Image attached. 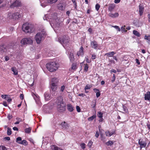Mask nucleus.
Here are the masks:
<instances>
[{"mask_svg": "<svg viewBox=\"0 0 150 150\" xmlns=\"http://www.w3.org/2000/svg\"><path fill=\"white\" fill-rule=\"evenodd\" d=\"M55 103L57 110L60 112H62L65 110L66 104L63 101L62 97L59 96L57 98Z\"/></svg>", "mask_w": 150, "mask_h": 150, "instance_id": "nucleus-1", "label": "nucleus"}, {"mask_svg": "<svg viewBox=\"0 0 150 150\" xmlns=\"http://www.w3.org/2000/svg\"><path fill=\"white\" fill-rule=\"evenodd\" d=\"M46 67L49 71L52 72L57 70L59 67V64L55 62H52L47 64Z\"/></svg>", "mask_w": 150, "mask_h": 150, "instance_id": "nucleus-2", "label": "nucleus"}, {"mask_svg": "<svg viewBox=\"0 0 150 150\" xmlns=\"http://www.w3.org/2000/svg\"><path fill=\"white\" fill-rule=\"evenodd\" d=\"M45 33V32L44 31L38 33L35 36V39L38 44H39L41 41L44 39V36Z\"/></svg>", "mask_w": 150, "mask_h": 150, "instance_id": "nucleus-3", "label": "nucleus"}, {"mask_svg": "<svg viewBox=\"0 0 150 150\" xmlns=\"http://www.w3.org/2000/svg\"><path fill=\"white\" fill-rule=\"evenodd\" d=\"M69 41L68 38L65 35L63 36L62 38H58L59 42L62 45H63V44L68 43L69 42Z\"/></svg>", "mask_w": 150, "mask_h": 150, "instance_id": "nucleus-4", "label": "nucleus"}, {"mask_svg": "<svg viewBox=\"0 0 150 150\" xmlns=\"http://www.w3.org/2000/svg\"><path fill=\"white\" fill-rule=\"evenodd\" d=\"M33 42V40L30 38H25L22 39L21 43L23 45L31 44Z\"/></svg>", "mask_w": 150, "mask_h": 150, "instance_id": "nucleus-5", "label": "nucleus"}, {"mask_svg": "<svg viewBox=\"0 0 150 150\" xmlns=\"http://www.w3.org/2000/svg\"><path fill=\"white\" fill-rule=\"evenodd\" d=\"M22 30L26 33H31L32 30L29 26L27 25L26 23L24 24L22 27Z\"/></svg>", "mask_w": 150, "mask_h": 150, "instance_id": "nucleus-6", "label": "nucleus"}, {"mask_svg": "<svg viewBox=\"0 0 150 150\" xmlns=\"http://www.w3.org/2000/svg\"><path fill=\"white\" fill-rule=\"evenodd\" d=\"M21 1L19 0H16L13 3L10 7L11 8H13L15 7L21 6Z\"/></svg>", "mask_w": 150, "mask_h": 150, "instance_id": "nucleus-7", "label": "nucleus"}, {"mask_svg": "<svg viewBox=\"0 0 150 150\" xmlns=\"http://www.w3.org/2000/svg\"><path fill=\"white\" fill-rule=\"evenodd\" d=\"M138 143L140 145V149H142L143 147H145L146 145V142L145 141L141 140V139H139Z\"/></svg>", "mask_w": 150, "mask_h": 150, "instance_id": "nucleus-8", "label": "nucleus"}, {"mask_svg": "<svg viewBox=\"0 0 150 150\" xmlns=\"http://www.w3.org/2000/svg\"><path fill=\"white\" fill-rule=\"evenodd\" d=\"M91 47L95 49H96L98 46V45L97 42L95 40L91 41L90 44Z\"/></svg>", "mask_w": 150, "mask_h": 150, "instance_id": "nucleus-9", "label": "nucleus"}, {"mask_svg": "<svg viewBox=\"0 0 150 150\" xmlns=\"http://www.w3.org/2000/svg\"><path fill=\"white\" fill-rule=\"evenodd\" d=\"M12 17V18L13 19H18L21 17V15L20 13L17 12L13 14Z\"/></svg>", "mask_w": 150, "mask_h": 150, "instance_id": "nucleus-10", "label": "nucleus"}, {"mask_svg": "<svg viewBox=\"0 0 150 150\" xmlns=\"http://www.w3.org/2000/svg\"><path fill=\"white\" fill-rule=\"evenodd\" d=\"M83 48L82 46H81L79 51L77 53V55L79 56L80 55H83L84 54Z\"/></svg>", "mask_w": 150, "mask_h": 150, "instance_id": "nucleus-11", "label": "nucleus"}, {"mask_svg": "<svg viewBox=\"0 0 150 150\" xmlns=\"http://www.w3.org/2000/svg\"><path fill=\"white\" fill-rule=\"evenodd\" d=\"M62 127L63 129H65L69 127L68 124L65 122H62L60 125Z\"/></svg>", "mask_w": 150, "mask_h": 150, "instance_id": "nucleus-12", "label": "nucleus"}, {"mask_svg": "<svg viewBox=\"0 0 150 150\" xmlns=\"http://www.w3.org/2000/svg\"><path fill=\"white\" fill-rule=\"evenodd\" d=\"M144 99L149 101L150 100V92L148 91L144 95Z\"/></svg>", "mask_w": 150, "mask_h": 150, "instance_id": "nucleus-13", "label": "nucleus"}, {"mask_svg": "<svg viewBox=\"0 0 150 150\" xmlns=\"http://www.w3.org/2000/svg\"><path fill=\"white\" fill-rule=\"evenodd\" d=\"M58 8L61 10H62L65 9L64 4L63 3H60L58 4L57 6Z\"/></svg>", "mask_w": 150, "mask_h": 150, "instance_id": "nucleus-14", "label": "nucleus"}, {"mask_svg": "<svg viewBox=\"0 0 150 150\" xmlns=\"http://www.w3.org/2000/svg\"><path fill=\"white\" fill-rule=\"evenodd\" d=\"M115 7V4H110L109 5L108 10L109 11H112L114 9Z\"/></svg>", "mask_w": 150, "mask_h": 150, "instance_id": "nucleus-15", "label": "nucleus"}, {"mask_svg": "<svg viewBox=\"0 0 150 150\" xmlns=\"http://www.w3.org/2000/svg\"><path fill=\"white\" fill-rule=\"evenodd\" d=\"M44 97L46 100H50L51 98V95L49 93L46 92L44 94Z\"/></svg>", "mask_w": 150, "mask_h": 150, "instance_id": "nucleus-16", "label": "nucleus"}, {"mask_svg": "<svg viewBox=\"0 0 150 150\" xmlns=\"http://www.w3.org/2000/svg\"><path fill=\"white\" fill-rule=\"evenodd\" d=\"M144 10V7L141 5L139 6V15L140 16L142 15Z\"/></svg>", "mask_w": 150, "mask_h": 150, "instance_id": "nucleus-17", "label": "nucleus"}, {"mask_svg": "<svg viewBox=\"0 0 150 150\" xmlns=\"http://www.w3.org/2000/svg\"><path fill=\"white\" fill-rule=\"evenodd\" d=\"M11 70L13 72V74L15 75H17L18 74V71L15 67H13L11 68Z\"/></svg>", "mask_w": 150, "mask_h": 150, "instance_id": "nucleus-18", "label": "nucleus"}, {"mask_svg": "<svg viewBox=\"0 0 150 150\" xmlns=\"http://www.w3.org/2000/svg\"><path fill=\"white\" fill-rule=\"evenodd\" d=\"M58 82V79L56 78H54L52 79L51 84H53L54 85H57Z\"/></svg>", "mask_w": 150, "mask_h": 150, "instance_id": "nucleus-19", "label": "nucleus"}, {"mask_svg": "<svg viewBox=\"0 0 150 150\" xmlns=\"http://www.w3.org/2000/svg\"><path fill=\"white\" fill-rule=\"evenodd\" d=\"M67 109L69 111L71 112L74 110V107H73L71 104H68L67 105Z\"/></svg>", "mask_w": 150, "mask_h": 150, "instance_id": "nucleus-20", "label": "nucleus"}, {"mask_svg": "<svg viewBox=\"0 0 150 150\" xmlns=\"http://www.w3.org/2000/svg\"><path fill=\"white\" fill-rule=\"evenodd\" d=\"M119 14L117 13H110L109 16L112 18H116L119 16Z\"/></svg>", "mask_w": 150, "mask_h": 150, "instance_id": "nucleus-21", "label": "nucleus"}, {"mask_svg": "<svg viewBox=\"0 0 150 150\" xmlns=\"http://www.w3.org/2000/svg\"><path fill=\"white\" fill-rule=\"evenodd\" d=\"M115 53L114 52H110L108 53H106L105 54V55H107V56L109 57H113V55Z\"/></svg>", "mask_w": 150, "mask_h": 150, "instance_id": "nucleus-22", "label": "nucleus"}, {"mask_svg": "<svg viewBox=\"0 0 150 150\" xmlns=\"http://www.w3.org/2000/svg\"><path fill=\"white\" fill-rule=\"evenodd\" d=\"M114 132H110L109 131H106L105 132V134L107 136L110 137L114 133Z\"/></svg>", "mask_w": 150, "mask_h": 150, "instance_id": "nucleus-23", "label": "nucleus"}, {"mask_svg": "<svg viewBox=\"0 0 150 150\" xmlns=\"http://www.w3.org/2000/svg\"><path fill=\"white\" fill-rule=\"evenodd\" d=\"M57 88V85H55V84L54 85L53 84H51V88L52 91H55Z\"/></svg>", "mask_w": 150, "mask_h": 150, "instance_id": "nucleus-24", "label": "nucleus"}, {"mask_svg": "<svg viewBox=\"0 0 150 150\" xmlns=\"http://www.w3.org/2000/svg\"><path fill=\"white\" fill-rule=\"evenodd\" d=\"M144 39L147 40V42L150 45V35H145Z\"/></svg>", "mask_w": 150, "mask_h": 150, "instance_id": "nucleus-25", "label": "nucleus"}, {"mask_svg": "<svg viewBox=\"0 0 150 150\" xmlns=\"http://www.w3.org/2000/svg\"><path fill=\"white\" fill-rule=\"evenodd\" d=\"M0 50L3 52H6L7 51V50L4 45H2L1 47Z\"/></svg>", "mask_w": 150, "mask_h": 150, "instance_id": "nucleus-26", "label": "nucleus"}, {"mask_svg": "<svg viewBox=\"0 0 150 150\" xmlns=\"http://www.w3.org/2000/svg\"><path fill=\"white\" fill-rule=\"evenodd\" d=\"M19 144H22L25 146L28 145V142L27 141L25 140H23L21 141L19 143Z\"/></svg>", "mask_w": 150, "mask_h": 150, "instance_id": "nucleus-27", "label": "nucleus"}, {"mask_svg": "<svg viewBox=\"0 0 150 150\" xmlns=\"http://www.w3.org/2000/svg\"><path fill=\"white\" fill-rule=\"evenodd\" d=\"M69 59L70 61L72 62L74 61V56L73 53H71L69 55Z\"/></svg>", "mask_w": 150, "mask_h": 150, "instance_id": "nucleus-28", "label": "nucleus"}, {"mask_svg": "<svg viewBox=\"0 0 150 150\" xmlns=\"http://www.w3.org/2000/svg\"><path fill=\"white\" fill-rule=\"evenodd\" d=\"M99 129V131H100V136L101 137V140L102 141H103V142H104L105 141V137L103 136V134L101 132H100V129Z\"/></svg>", "mask_w": 150, "mask_h": 150, "instance_id": "nucleus-29", "label": "nucleus"}, {"mask_svg": "<svg viewBox=\"0 0 150 150\" xmlns=\"http://www.w3.org/2000/svg\"><path fill=\"white\" fill-rule=\"evenodd\" d=\"M52 148L53 150H61V149H60L54 145H52Z\"/></svg>", "mask_w": 150, "mask_h": 150, "instance_id": "nucleus-30", "label": "nucleus"}, {"mask_svg": "<svg viewBox=\"0 0 150 150\" xmlns=\"http://www.w3.org/2000/svg\"><path fill=\"white\" fill-rule=\"evenodd\" d=\"M133 33L134 35L138 37H140V34L137 30H134Z\"/></svg>", "mask_w": 150, "mask_h": 150, "instance_id": "nucleus-31", "label": "nucleus"}, {"mask_svg": "<svg viewBox=\"0 0 150 150\" xmlns=\"http://www.w3.org/2000/svg\"><path fill=\"white\" fill-rule=\"evenodd\" d=\"M96 117V115H94L92 116L89 117L88 118V120L89 121H91L92 120L94 119H95Z\"/></svg>", "mask_w": 150, "mask_h": 150, "instance_id": "nucleus-32", "label": "nucleus"}, {"mask_svg": "<svg viewBox=\"0 0 150 150\" xmlns=\"http://www.w3.org/2000/svg\"><path fill=\"white\" fill-rule=\"evenodd\" d=\"M31 128L30 127H29L28 128H27L25 129V132L26 133H30L31 132Z\"/></svg>", "mask_w": 150, "mask_h": 150, "instance_id": "nucleus-33", "label": "nucleus"}, {"mask_svg": "<svg viewBox=\"0 0 150 150\" xmlns=\"http://www.w3.org/2000/svg\"><path fill=\"white\" fill-rule=\"evenodd\" d=\"M57 0H47V2L50 4H52L55 3Z\"/></svg>", "mask_w": 150, "mask_h": 150, "instance_id": "nucleus-34", "label": "nucleus"}, {"mask_svg": "<svg viewBox=\"0 0 150 150\" xmlns=\"http://www.w3.org/2000/svg\"><path fill=\"white\" fill-rule=\"evenodd\" d=\"M108 146H111L113 144V142L111 141H109L105 143Z\"/></svg>", "mask_w": 150, "mask_h": 150, "instance_id": "nucleus-35", "label": "nucleus"}, {"mask_svg": "<svg viewBox=\"0 0 150 150\" xmlns=\"http://www.w3.org/2000/svg\"><path fill=\"white\" fill-rule=\"evenodd\" d=\"M12 132L11 129L9 127L7 128V134L8 135H10L11 134Z\"/></svg>", "mask_w": 150, "mask_h": 150, "instance_id": "nucleus-36", "label": "nucleus"}, {"mask_svg": "<svg viewBox=\"0 0 150 150\" xmlns=\"http://www.w3.org/2000/svg\"><path fill=\"white\" fill-rule=\"evenodd\" d=\"M97 116L99 118H102L103 117V113L100 112H98Z\"/></svg>", "mask_w": 150, "mask_h": 150, "instance_id": "nucleus-37", "label": "nucleus"}, {"mask_svg": "<svg viewBox=\"0 0 150 150\" xmlns=\"http://www.w3.org/2000/svg\"><path fill=\"white\" fill-rule=\"evenodd\" d=\"M88 66L87 64H84V71L85 72H87L88 69Z\"/></svg>", "mask_w": 150, "mask_h": 150, "instance_id": "nucleus-38", "label": "nucleus"}, {"mask_svg": "<svg viewBox=\"0 0 150 150\" xmlns=\"http://www.w3.org/2000/svg\"><path fill=\"white\" fill-rule=\"evenodd\" d=\"M32 95L34 99L35 100H36L37 98H38L39 97L38 95H36L33 93H32Z\"/></svg>", "mask_w": 150, "mask_h": 150, "instance_id": "nucleus-39", "label": "nucleus"}, {"mask_svg": "<svg viewBox=\"0 0 150 150\" xmlns=\"http://www.w3.org/2000/svg\"><path fill=\"white\" fill-rule=\"evenodd\" d=\"M22 138L20 137H18L16 139V142H17L18 144L22 141Z\"/></svg>", "mask_w": 150, "mask_h": 150, "instance_id": "nucleus-40", "label": "nucleus"}, {"mask_svg": "<svg viewBox=\"0 0 150 150\" xmlns=\"http://www.w3.org/2000/svg\"><path fill=\"white\" fill-rule=\"evenodd\" d=\"M91 86L89 84H87L86 85V86H85V90H86L87 89H89L91 88Z\"/></svg>", "mask_w": 150, "mask_h": 150, "instance_id": "nucleus-41", "label": "nucleus"}, {"mask_svg": "<svg viewBox=\"0 0 150 150\" xmlns=\"http://www.w3.org/2000/svg\"><path fill=\"white\" fill-rule=\"evenodd\" d=\"M122 107L123 109V110L125 112H128V109L127 108V107L125 106L124 105H122Z\"/></svg>", "mask_w": 150, "mask_h": 150, "instance_id": "nucleus-42", "label": "nucleus"}, {"mask_svg": "<svg viewBox=\"0 0 150 150\" xmlns=\"http://www.w3.org/2000/svg\"><path fill=\"white\" fill-rule=\"evenodd\" d=\"M93 144V142L91 141H90L89 142L88 144V146L89 147L91 148V146Z\"/></svg>", "mask_w": 150, "mask_h": 150, "instance_id": "nucleus-43", "label": "nucleus"}, {"mask_svg": "<svg viewBox=\"0 0 150 150\" xmlns=\"http://www.w3.org/2000/svg\"><path fill=\"white\" fill-rule=\"evenodd\" d=\"M100 7V5L99 4H97L95 6V8L96 10L97 11H98L99 10Z\"/></svg>", "mask_w": 150, "mask_h": 150, "instance_id": "nucleus-44", "label": "nucleus"}, {"mask_svg": "<svg viewBox=\"0 0 150 150\" xmlns=\"http://www.w3.org/2000/svg\"><path fill=\"white\" fill-rule=\"evenodd\" d=\"M125 26H122L121 27V31L122 32H126L127 31V30H125Z\"/></svg>", "mask_w": 150, "mask_h": 150, "instance_id": "nucleus-45", "label": "nucleus"}, {"mask_svg": "<svg viewBox=\"0 0 150 150\" xmlns=\"http://www.w3.org/2000/svg\"><path fill=\"white\" fill-rule=\"evenodd\" d=\"M115 74H113V75L112 79L111 80L112 82V83H113L115 81Z\"/></svg>", "mask_w": 150, "mask_h": 150, "instance_id": "nucleus-46", "label": "nucleus"}, {"mask_svg": "<svg viewBox=\"0 0 150 150\" xmlns=\"http://www.w3.org/2000/svg\"><path fill=\"white\" fill-rule=\"evenodd\" d=\"M65 88V86H61L60 89V91L62 92H63Z\"/></svg>", "mask_w": 150, "mask_h": 150, "instance_id": "nucleus-47", "label": "nucleus"}, {"mask_svg": "<svg viewBox=\"0 0 150 150\" xmlns=\"http://www.w3.org/2000/svg\"><path fill=\"white\" fill-rule=\"evenodd\" d=\"M0 150H7L6 148L4 146H0Z\"/></svg>", "mask_w": 150, "mask_h": 150, "instance_id": "nucleus-48", "label": "nucleus"}, {"mask_svg": "<svg viewBox=\"0 0 150 150\" xmlns=\"http://www.w3.org/2000/svg\"><path fill=\"white\" fill-rule=\"evenodd\" d=\"M76 109L78 112H80L81 111L80 108L79 106L77 105L76 106Z\"/></svg>", "mask_w": 150, "mask_h": 150, "instance_id": "nucleus-49", "label": "nucleus"}, {"mask_svg": "<svg viewBox=\"0 0 150 150\" xmlns=\"http://www.w3.org/2000/svg\"><path fill=\"white\" fill-rule=\"evenodd\" d=\"M71 69H76V64H73L72 65Z\"/></svg>", "mask_w": 150, "mask_h": 150, "instance_id": "nucleus-50", "label": "nucleus"}, {"mask_svg": "<svg viewBox=\"0 0 150 150\" xmlns=\"http://www.w3.org/2000/svg\"><path fill=\"white\" fill-rule=\"evenodd\" d=\"M85 144L84 143L81 144L80 145L81 148L83 149H84L85 148Z\"/></svg>", "mask_w": 150, "mask_h": 150, "instance_id": "nucleus-51", "label": "nucleus"}, {"mask_svg": "<svg viewBox=\"0 0 150 150\" xmlns=\"http://www.w3.org/2000/svg\"><path fill=\"white\" fill-rule=\"evenodd\" d=\"M96 57H97V56H96V55L94 54H93L92 55L91 58V59H94L96 58Z\"/></svg>", "mask_w": 150, "mask_h": 150, "instance_id": "nucleus-52", "label": "nucleus"}, {"mask_svg": "<svg viewBox=\"0 0 150 150\" xmlns=\"http://www.w3.org/2000/svg\"><path fill=\"white\" fill-rule=\"evenodd\" d=\"M12 116L11 115H10V114H8V115L7 117L8 119H9V120H10L12 118Z\"/></svg>", "mask_w": 150, "mask_h": 150, "instance_id": "nucleus-53", "label": "nucleus"}, {"mask_svg": "<svg viewBox=\"0 0 150 150\" xmlns=\"http://www.w3.org/2000/svg\"><path fill=\"white\" fill-rule=\"evenodd\" d=\"M100 95V93L99 91L97 92L96 93V96L97 98L99 97Z\"/></svg>", "mask_w": 150, "mask_h": 150, "instance_id": "nucleus-54", "label": "nucleus"}, {"mask_svg": "<svg viewBox=\"0 0 150 150\" xmlns=\"http://www.w3.org/2000/svg\"><path fill=\"white\" fill-rule=\"evenodd\" d=\"M114 27L116 29H117L119 31H120V29L118 26H117V25H115L114 26Z\"/></svg>", "mask_w": 150, "mask_h": 150, "instance_id": "nucleus-55", "label": "nucleus"}, {"mask_svg": "<svg viewBox=\"0 0 150 150\" xmlns=\"http://www.w3.org/2000/svg\"><path fill=\"white\" fill-rule=\"evenodd\" d=\"M99 135V134L98 132V131H96L95 135V137L97 138H98Z\"/></svg>", "mask_w": 150, "mask_h": 150, "instance_id": "nucleus-56", "label": "nucleus"}, {"mask_svg": "<svg viewBox=\"0 0 150 150\" xmlns=\"http://www.w3.org/2000/svg\"><path fill=\"white\" fill-rule=\"evenodd\" d=\"M4 139L5 140H7L8 141H9L10 139V137H4Z\"/></svg>", "mask_w": 150, "mask_h": 150, "instance_id": "nucleus-57", "label": "nucleus"}, {"mask_svg": "<svg viewBox=\"0 0 150 150\" xmlns=\"http://www.w3.org/2000/svg\"><path fill=\"white\" fill-rule=\"evenodd\" d=\"M16 120L18 121H19V122H22V119L19 117H17L16 118Z\"/></svg>", "mask_w": 150, "mask_h": 150, "instance_id": "nucleus-58", "label": "nucleus"}, {"mask_svg": "<svg viewBox=\"0 0 150 150\" xmlns=\"http://www.w3.org/2000/svg\"><path fill=\"white\" fill-rule=\"evenodd\" d=\"M86 96L85 94L84 93H81L79 94L78 95V96H82L83 97L84 96Z\"/></svg>", "mask_w": 150, "mask_h": 150, "instance_id": "nucleus-59", "label": "nucleus"}, {"mask_svg": "<svg viewBox=\"0 0 150 150\" xmlns=\"http://www.w3.org/2000/svg\"><path fill=\"white\" fill-rule=\"evenodd\" d=\"M5 60L6 61H8L9 59V57L8 56H6L5 57Z\"/></svg>", "mask_w": 150, "mask_h": 150, "instance_id": "nucleus-60", "label": "nucleus"}, {"mask_svg": "<svg viewBox=\"0 0 150 150\" xmlns=\"http://www.w3.org/2000/svg\"><path fill=\"white\" fill-rule=\"evenodd\" d=\"M77 20L76 19H74L72 21V23H77Z\"/></svg>", "mask_w": 150, "mask_h": 150, "instance_id": "nucleus-61", "label": "nucleus"}, {"mask_svg": "<svg viewBox=\"0 0 150 150\" xmlns=\"http://www.w3.org/2000/svg\"><path fill=\"white\" fill-rule=\"evenodd\" d=\"M93 90L94 92L96 93H97V92H98L99 91V90L98 89H97L96 88H94Z\"/></svg>", "mask_w": 150, "mask_h": 150, "instance_id": "nucleus-62", "label": "nucleus"}, {"mask_svg": "<svg viewBox=\"0 0 150 150\" xmlns=\"http://www.w3.org/2000/svg\"><path fill=\"white\" fill-rule=\"evenodd\" d=\"M7 96L6 95H2L1 96V97L4 99H5L6 98V96Z\"/></svg>", "mask_w": 150, "mask_h": 150, "instance_id": "nucleus-63", "label": "nucleus"}, {"mask_svg": "<svg viewBox=\"0 0 150 150\" xmlns=\"http://www.w3.org/2000/svg\"><path fill=\"white\" fill-rule=\"evenodd\" d=\"M148 21L149 23H150V14H148Z\"/></svg>", "mask_w": 150, "mask_h": 150, "instance_id": "nucleus-64", "label": "nucleus"}]
</instances>
